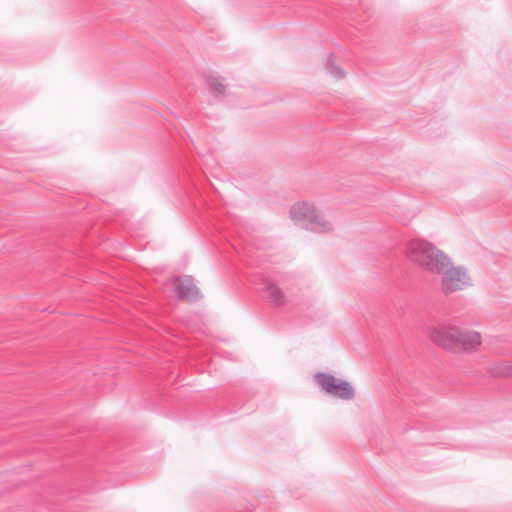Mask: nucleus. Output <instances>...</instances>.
<instances>
[{"mask_svg": "<svg viewBox=\"0 0 512 512\" xmlns=\"http://www.w3.org/2000/svg\"><path fill=\"white\" fill-rule=\"evenodd\" d=\"M407 254L420 267L443 275L441 288L446 294L463 290L471 285V278L464 267L457 266L445 270L451 264L450 258L435 245L425 240L410 241Z\"/></svg>", "mask_w": 512, "mask_h": 512, "instance_id": "1", "label": "nucleus"}, {"mask_svg": "<svg viewBox=\"0 0 512 512\" xmlns=\"http://www.w3.org/2000/svg\"><path fill=\"white\" fill-rule=\"evenodd\" d=\"M293 222L315 233H325L332 230V225L323 215L314 208L313 204L302 201L295 203L290 211Z\"/></svg>", "mask_w": 512, "mask_h": 512, "instance_id": "2", "label": "nucleus"}, {"mask_svg": "<svg viewBox=\"0 0 512 512\" xmlns=\"http://www.w3.org/2000/svg\"><path fill=\"white\" fill-rule=\"evenodd\" d=\"M319 386L328 394L343 400H351L355 396V390L350 382L337 380L332 374L318 372L315 375Z\"/></svg>", "mask_w": 512, "mask_h": 512, "instance_id": "3", "label": "nucleus"}, {"mask_svg": "<svg viewBox=\"0 0 512 512\" xmlns=\"http://www.w3.org/2000/svg\"><path fill=\"white\" fill-rule=\"evenodd\" d=\"M174 291L179 299L195 302L201 298L199 289L191 276H179L175 279Z\"/></svg>", "mask_w": 512, "mask_h": 512, "instance_id": "4", "label": "nucleus"}, {"mask_svg": "<svg viewBox=\"0 0 512 512\" xmlns=\"http://www.w3.org/2000/svg\"><path fill=\"white\" fill-rule=\"evenodd\" d=\"M458 328L449 327L445 329H435L432 332V340L444 349H456Z\"/></svg>", "mask_w": 512, "mask_h": 512, "instance_id": "5", "label": "nucleus"}, {"mask_svg": "<svg viewBox=\"0 0 512 512\" xmlns=\"http://www.w3.org/2000/svg\"><path fill=\"white\" fill-rule=\"evenodd\" d=\"M457 348L464 351H473L481 343V336L478 332L470 330H462L458 328Z\"/></svg>", "mask_w": 512, "mask_h": 512, "instance_id": "6", "label": "nucleus"}, {"mask_svg": "<svg viewBox=\"0 0 512 512\" xmlns=\"http://www.w3.org/2000/svg\"><path fill=\"white\" fill-rule=\"evenodd\" d=\"M262 292L265 294V297L275 306H281L285 303V296L282 290L269 280H265L263 282Z\"/></svg>", "mask_w": 512, "mask_h": 512, "instance_id": "7", "label": "nucleus"}, {"mask_svg": "<svg viewBox=\"0 0 512 512\" xmlns=\"http://www.w3.org/2000/svg\"><path fill=\"white\" fill-rule=\"evenodd\" d=\"M325 70L328 74L336 79H341L345 75L344 70L340 66L336 65L333 54H330L327 57L325 62Z\"/></svg>", "mask_w": 512, "mask_h": 512, "instance_id": "8", "label": "nucleus"}, {"mask_svg": "<svg viewBox=\"0 0 512 512\" xmlns=\"http://www.w3.org/2000/svg\"><path fill=\"white\" fill-rule=\"evenodd\" d=\"M206 84L209 91L216 96L223 95L225 92V86L214 77L208 78Z\"/></svg>", "mask_w": 512, "mask_h": 512, "instance_id": "9", "label": "nucleus"}]
</instances>
